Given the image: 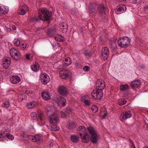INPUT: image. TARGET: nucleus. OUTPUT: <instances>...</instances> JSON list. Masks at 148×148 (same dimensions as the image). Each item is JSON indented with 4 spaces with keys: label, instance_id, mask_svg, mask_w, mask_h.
Wrapping results in <instances>:
<instances>
[{
    "label": "nucleus",
    "instance_id": "obj_52",
    "mask_svg": "<svg viewBox=\"0 0 148 148\" xmlns=\"http://www.w3.org/2000/svg\"><path fill=\"white\" fill-rule=\"evenodd\" d=\"M129 142L131 144L130 146L131 145H134L133 141L132 140L129 139Z\"/></svg>",
    "mask_w": 148,
    "mask_h": 148
},
{
    "label": "nucleus",
    "instance_id": "obj_47",
    "mask_svg": "<svg viewBox=\"0 0 148 148\" xmlns=\"http://www.w3.org/2000/svg\"><path fill=\"white\" fill-rule=\"evenodd\" d=\"M20 47L22 49H24L26 47V45L25 44H23Z\"/></svg>",
    "mask_w": 148,
    "mask_h": 148
},
{
    "label": "nucleus",
    "instance_id": "obj_12",
    "mask_svg": "<svg viewBox=\"0 0 148 148\" xmlns=\"http://www.w3.org/2000/svg\"><path fill=\"white\" fill-rule=\"evenodd\" d=\"M58 91L60 94L64 96H66L68 92L67 88L63 86H60L58 88Z\"/></svg>",
    "mask_w": 148,
    "mask_h": 148
},
{
    "label": "nucleus",
    "instance_id": "obj_17",
    "mask_svg": "<svg viewBox=\"0 0 148 148\" xmlns=\"http://www.w3.org/2000/svg\"><path fill=\"white\" fill-rule=\"evenodd\" d=\"M57 104L61 107L64 106L66 104V99L62 97H60L57 99Z\"/></svg>",
    "mask_w": 148,
    "mask_h": 148
},
{
    "label": "nucleus",
    "instance_id": "obj_22",
    "mask_svg": "<svg viewBox=\"0 0 148 148\" xmlns=\"http://www.w3.org/2000/svg\"><path fill=\"white\" fill-rule=\"evenodd\" d=\"M10 58L5 59L3 62V67L5 69L8 68L10 63Z\"/></svg>",
    "mask_w": 148,
    "mask_h": 148
},
{
    "label": "nucleus",
    "instance_id": "obj_15",
    "mask_svg": "<svg viewBox=\"0 0 148 148\" xmlns=\"http://www.w3.org/2000/svg\"><path fill=\"white\" fill-rule=\"evenodd\" d=\"M10 80L12 84H17L20 82L21 78L18 75H13L10 77Z\"/></svg>",
    "mask_w": 148,
    "mask_h": 148
},
{
    "label": "nucleus",
    "instance_id": "obj_49",
    "mask_svg": "<svg viewBox=\"0 0 148 148\" xmlns=\"http://www.w3.org/2000/svg\"><path fill=\"white\" fill-rule=\"evenodd\" d=\"M8 32H10L11 30V29L10 27H8L7 26H5L4 28Z\"/></svg>",
    "mask_w": 148,
    "mask_h": 148
},
{
    "label": "nucleus",
    "instance_id": "obj_40",
    "mask_svg": "<svg viewBox=\"0 0 148 148\" xmlns=\"http://www.w3.org/2000/svg\"><path fill=\"white\" fill-rule=\"evenodd\" d=\"M31 116L32 118V119L34 120L36 119L37 114L35 112H32L31 113Z\"/></svg>",
    "mask_w": 148,
    "mask_h": 148
},
{
    "label": "nucleus",
    "instance_id": "obj_23",
    "mask_svg": "<svg viewBox=\"0 0 148 148\" xmlns=\"http://www.w3.org/2000/svg\"><path fill=\"white\" fill-rule=\"evenodd\" d=\"M38 120L40 122H43L45 119V117L43 113L41 111L39 110L38 111Z\"/></svg>",
    "mask_w": 148,
    "mask_h": 148
},
{
    "label": "nucleus",
    "instance_id": "obj_14",
    "mask_svg": "<svg viewBox=\"0 0 148 148\" xmlns=\"http://www.w3.org/2000/svg\"><path fill=\"white\" fill-rule=\"evenodd\" d=\"M97 87L96 88H97V90L102 91L105 87V84L104 81L103 80H98L96 82Z\"/></svg>",
    "mask_w": 148,
    "mask_h": 148
},
{
    "label": "nucleus",
    "instance_id": "obj_10",
    "mask_svg": "<svg viewBox=\"0 0 148 148\" xmlns=\"http://www.w3.org/2000/svg\"><path fill=\"white\" fill-rule=\"evenodd\" d=\"M109 53L108 49L107 47L102 48L101 54V59L104 60H106L108 57Z\"/></svg>",
    "mask_w": 148,
    "mask_h": 148
},
{
    "label": "nucleus",
    "instance_id": "obj_44",
    "mask_svg": "<svg viewBox=\"0 0 148 148\" xmlns=\"http://www.w3.org/2000/svg\"><path fill=\"white\" fill-rule=\"evenodd\" d=\"M143 11L145 13L148 14V6L144 7Z\"/></svg>",
    "mask_w": 148,
    "mask_h": 148
},
{
    "label": "nucleus",
    "instance_id": "obj_9",
    "mask_svg": "<svg viewBox=\"0 0 148 148\" xmlns=\"http://www.w3.org/2000/svg\"><path fill=\"white\" fill-rule=\"evenodd\" d=\"M132 114L130 112H123L121 114L119 118L121 120L123 121L130 118Z\"/></svg>",
    "mask_w": 148,
    "mask_h": 148
},
{
    "label": "nucleus",
    "instance_id": "obj_35",
    "mask_svg": "<svg viewBox=\"0 0 148 148\" xmlns=\"http://www.w3.org/2000/svg\"><path fill=\"white\" fill-rule=\"evenodd\" d=\"M13 43L15 46H18L20 45V40L18 38H15L14 39Z\"/></svg>",
    "mask_w": 148,
    "mask_h": 148
},
{
    "label": "nucleus",
    "instance_id": "obj_1",
    "mask_svg": "<svg viewBox=\"0 0 148 148\" xmlns=\"http://www.w3.org/2000/svg\"><path fill=\"white\" fill-rule=\"evenodd\" d=\"M106 6L102 3L99 4L91 3L89 7V12L90 13L95 14L98 12L99 16L103 17H106Z\"/></svg>",
    "mask_w": 148,
    "mask_h": 148
},
{
    "label": "nucleus",
    "instance_id": "obj_8",
    "mask_svg": "<svg viewBox=\"0 0 148 148\" xmlns=\"http://www.w3.org/2000/svg\"><path fill=\"white\" fill-rule=\"evenodd\" d=\"M91 95L95 99H99L102 97L103 92L97 90V88H96L92 92Z\"/></svg>",
    "mask_w": 148,
    "mask_h": 148
},
{
    "label": "nucleus",
    "instance_id": "obj_5",
    "mask_svg": "<svg viewBox=\"0 0 148 148\" xmlns=\"http://www.w3.org/2000/svg\"><path fill=\"white\" fill-rule=\"evenodd\" d=\"M130 41L128 38L126 36L123 37L122 38H119L117 41L119 45L122 47H127Z\"/></svg>",
    "mask_w": 148,
    "mask_h": 148
},
{
    "label": "nucleus",
    "instance_id": "obj_56",
    "mask_svg": "<svg viewBox=\"0 0 148 148\" xmlns=\"http://www.w3.org/2000/svg\"><path fill=\"white\" fill-rule=\"evenodd\" d=\"M12 28L14 30H15L16 29V26L15 25H13L12 26Z\"/></svg>",
    "mask_w": 148,
    "mask_h": 148
},
{
    "label": "nucleus",
    "instance_id": "obj_39",
    "mask_svg": "<svg viewBox=\"0 0 148 148\" xmlns=\"http://www.w3.org/2000/svg\"><path fill=\"white\" fill-rule=\"evenodd\" d=\"M91 110L94 113H95L97 112L98 110L97 107L95 105H93L92 106Z\"/></svg>",
    "mask_w": 148,
    "mask_h": 148
},
{
    "label": "nucleus",
    "instance_id": "obj_26",
    "mask_svg": "<svg viewBox=\"0 0 148 148\" xmlns=\"http://www.w3.org/2000/svg\"><path fill=\"white\" fill-rule=\"evenodd\" d=\"M54 38L56 41L59 42H63L64 40V37L60 35H56L54 36Z\"/></svg>",
    "mask_w": 148,
    "mask_h": 148
},
{
    "label": "nucleus",
    "instance_id": "obj_2",
    "mask_svg": "<svg viewBox=\"0 0 148 148\" xmlns=\"http://www.w3.org/2000/svg\"><path fill=\"white\" fill-rule=\"evenodd\" d=\"M87 130L91 135V139L92 143H96L98 140V136L96 134L94 128L92 126H90ZM86 130L84 126H81L78 128L77 133L80 136H81L86 132Z\"/></svg>",
    "mask_w": 148,
    "mask_h": 148
},
{
    "label": "nucleus",
    "instance_id": "obj_31",
    "mask_svg": "<svg viewBox=\"0 0 148 148\" xmlns=\"http://www.w3.org/2000/svg\"><path fill=\"white\" fill-rule=\"evenodd\" d=\"M31 67L32 70L34 71H37L38 70L39 65L36 62L35 64L32 65Z\"/></svg>",
    "mask_w": 148,
    "mask_h": 148
},
{
    "label": "nucleus",
    "instance_id": "obj_24",
    "mask_svg": "<svg viewBox=\"0 0 148 148\" xmlns=\"http://www.w3.org/2000/svg\"><path fill=\"white\" fill-rule=\"evenodd\" d=\"M41 96L44 99L46 100H48L51 99L49 93L47 92H42L41 94Z\"/></svg>",
    "mask_w": 148,
    "mask_h": 148
},
{
    "label": "nucleus",
    "instance_id": "obj_7",
    "mask_svg": "<svg viewBox=\"0 0 148 148\" xmlns=\"http://www.w3.org/2000/svg\"><path fill=\"white\" fill-rule=\"evenodd\" d=\"M10 54L12 57L16 60H18L21 57V54L19 51L13 48L10 49Z\"/></svg>",
    "mask_w": 148,
    "mask_h": 148
},
{
    "label": "nucleus",
    "instance_id": "obj_53",
    "mask_svg": "<svg viewBox=\"0 0 148 148\" xmlns=\"http://www.w3.org/2000/svg\"><path fill=\"white\" fill-rule=\"evenodd\" d=\"M57 64H58L57 63H55L53 65V67L54 68H55L56 69H58L59 68V67H56V66H57Z\"/></svg>",
    "mask_w": 148,
    "mask_h": 148
},
{
    "label": "nucleus",
    "instance_id": "obj_37",
    "mask_svg": "<svg viewBox=\"0 0 148 148\" xmlns=\"http://www.w3.org/2000/svg\"><path fill=\"white\" fill-rule=\"evenodd\" d=\"M18 98L21 101H23V100H26L27 99V96L25 95L21 94L18 96Z\"/></svg>",
    "mask_w": 148,
    "mask_h": 148
},
{
    "label": "nucleus",
    "instance_id": "obj_51",
    "mask_svg": "<svg viewBox=\"0 0 148 148\" xmlns=\"http://www.w3.org/2000/svg\"><path fill=\"white\" fill-rule=\"evenodd\" d=\"M4 132H1L0 133V138H4L5 137V136L4 134Z\"/></svg>",
    "mask_w": 148,
    "mask_h": 148
},
{
    "label": "nucleus",
    "instance_id": "obj_55",
    "mask_svg": "<svg viewBox=\"0 0 148 148\" xmlns=\"http://www.w3.org/2000/svg\"><path fill=\"white\" fill-rule=\"evenodd\" d=\"M106 115H107L106 113H104V114H103V116L102 117V118L103 119L105 118V117L106 116Z\"/></svg>",
    "mask_w": 148,
    "mask_h": 148
},
{
    "label": "nucleus",
    "instance_id": "obj_42",
    "mask_svg": "<svg viewBox=\"0 0 148 148\" xmlns=\"http://www.w3.org/2000/svg\"><path fill=\"white\" fill-rule=\"evenodd\" d=\"M84 54L85 56H91L92 55L91 53L90 52H88L87 51H84Z\"/></svg>",
    "mask_w": 148,
    "mask_h": 148
},
{
    "label": "nucleus",
    "instance_id": "obj_50",
    "mask_svg": "<svg viewBox=\"0 0 148 148\" xmlns=\"http://www.w3.org/2000/svg\"><path fill=\"white\" fill-rule=\"evenodd\" d=\"M60 114L62 117H65L66 116V114H65L64 112L62 111L61 112Z\"/></svg>",
    "mask_w": 148,
    "mask_h": 148
},
{
    "label": "nucleus",
    "instance_id": "obj_18",
    "mask_svg": "<svg viewBox=\"0 0 148 148\" xmlns=\"http://www.w3.org/2000/svg\"><path fill=\"white\" fill-rule=\"evenodd\" d=\"M126 10V7L125 5H120L116 8V13L117 14H121L125 12Z\"/></svg>",
    "mask_w": 148,
    "mask_h": 148
},
{
    "label": "nucleus",
    "instance_id": "obj_13",
    "mask_svg": "<svg viewBox=\"0 0 148 148\" xmlns=\"http://www.w3.org/2000/svg\"><path fill=\"white\" fill-rule=\"evenodd\" d=\"M28 10V9L27 5H24L20 6L19 7V9L18 10V13L19 14L22 15H24L27 11Z\"/></svg>",
    "mask_w": 148,
    "mask_h": 148
},
{
    "label": "nucleus",
    "instance_id": "obj_33",
    "mask_svg": "<svg viewBox=\"0 0 148 148\" xmlns=\"http://www.w3.org/2000/svg\"><path fill=\"white\" fill-rule=\"evenodd\" d=\"M129 88V87L127 84L122 85L120 86V89L121 91H124L127 90Z\"/></svg>",
    "mask_w": 148,
    "mask_h": 148
},
{
    "label": "nucleus",
    "instance_id": "obj_43",
    "mask_svg": "<svg viewBox=\"0 0 148 148\" xmlns=\"http://www.w3.org/2000/svg\"><path fill=\"white\" fill-rule=\"evenodd\" d=\"M84 103L86 105L88 106H89L90 105L91 102L90 101L87 99H85L84 100Z\"/></svg>",
    "mask_w": 148,
    "mask_h": 148
},
{
    "label": "nucleus",
    "instance_id": "obj_25",
    "mask_svg": "<svg viewBox=\"0 0 148 148\" xmlns=\"http://www.w3.org/2000/svg\"><path fill=\"white\" fill-rule=\"evenodd\" d=\"M60 29L62 32L64 33H65L67 31L68 26L67 24L65 23H63L61 24L60 25Z\"/></svg>",
    "mask_w": 148,
    "mask_h": 148
},
{
    "label": "nucleus",
    "instance_id": "obj_34",
    "mask_svg": "<svg viewBox=\"0 0 148 148\" xmlns=\"http://www.w3.org/2000/svg\"><path fill=\"white\" fill-rule=\"evenodd\" d=\"M126 102V101L124 99H120L118 101V104L119 105L122 106L125 104Z\"/></svg>",
    "mask_w": 148,
    "mask_h": 148
},
{
    "label": "nucleus",
    "instance_id": "obj_41",
    "mask_svg": "<svg viewBox=\"0 0 148 148\" xmlns=\"http://www.w3.org/2000/svg\"><path fill=\"white\" fill-rule=\"evenodd\" d=\"M6 136L8 139L11 140H13L14 139V137L13 136L9 133L6 134Z\"/></svg>",
    "mask_w": 148,
    "mask_h": 148
},
{
    "label": "nucleus",
    "instance_id": "obj_59",
    "mask_svg": "<svg viewBox=\"0 0 148 148\" xmlns=\"http://www.w3.org/2000/svg\"><path fill=\"white\" fill-rule=\"evenodd\" d=\"M147 128H148V125H147Z\"/></svg>",
    "mask_w": 148,
    "mask_h": 148
},
{
    "label": "nucleus",
    "instance_id": "obj_54",
    "mask_svg": "<svg viewBox=\"0 0 148 148\" xmlns=\"http://www.w3.org/2000/svg\"><path fill=\"white\" fill-rule=\"evenodd\" d=\"M26 58L28 59H29V54H27L25 55Z\"/></svg>",
    "mask_w": 148,
    "mask_h": 148
},
{
    "label": "nucleus",
    "instance_id": "obj_30",
    "mask_svg": "<svg viewBox=\"0 0 148 148\" xmlns=\"http://www.w3.org/2000/svg\"><path fill=\"white\" fill-rule=\"evenodd\" d=\"M68 128L69 130L73 129L75 128V124L72 121H69L68 122Z\"/></svg>",
    "mask_w": 148,
    "mask_h": 148
},
{
    "label": "nucleus",
    "instance_id": "obj_27",
    "mask_svg": "<svg viewBox=\"0 0 148 148\" xmlns=\"http://www.w3.org/2000/svg\"><path fill=\"white\" fill-rule=\"evenodd\" d=\"M72 61L70 58L68 57L65 59L64 61H63L62 65L63 66H67L70 65Z\"/></svg>",
    "mask_w": 148,
    "mask_h": 148
},
{
    "label": "nucleus",
    "instance_id": "obj_4",
    "mask_svg": "<svg viewBox=\"0 0 148 148\" xmlns=\"http://www.w3.org/2000/svg\"><path fill=\"white\" fill-rule=\"evenodd\" d=\"M49 120L52 130L55 131L58 130L59 127L55 124L57 123L58 121L57 115L55 114H52L49 116Z\"/></svg>",
    "mask_w": 148,
    "mask_h": 148
},
{
    "label": "nucleus",
    "instance_id": "obj_6",
    "mask_svg": "<svg viewBox=\"0 0 148 148\" xmlns=\"http://www.w3.org/2000/svg\"><path fill=\"white\" fill-rule=\"evenodd\" d=\"M59 75L62 78L65 79H70L71 76V72L69 70L66 69L60 70Z\"/></svg>",
    "mask_w": 148,
    "mask_h": 148
},
{
    "label": "nucleus",
    "instance_id": "obj_38",
    "mask_svg": "<svg viewBox=\"0 0 148 148\" xmlns=\"http://www.w3.org/2000/svg\"><path fill=\"white\" fill-rule=\"evenodd\" d=\"M9 102L8 101H6L3 103L2 105V106L3 107L7 108L9 107Z\"/></svg>",
    "mask_w": 148,
    "mask_h": 148
},
{
    "label": "nucleus",
    "instance_id": "obj_19",
    "mask_svg": "<svg viewBox=\"0 0 148 148\" xmlns=\"http://www.w3.org/2000/svg\"><path fill=\"white\" fill-rule=\"evenodd\" d=\"M141 85V82L140 81L135 80L132 82L130 83V85L132 88H137Z\"/></svg>",
    "mask_w": 148,
    "mask_h": 148
},
{
    "label": "nucleus",
    "instance_id": "obj_57",
    "mask_svg": "<svg viewBox=\"0 0 148 148\" xmlns=\"http://www.w3.org/2000/svg\"><path fill=\"white\" fill-rule=\"evenodd\" d=\"M131 148H136L134 145H131Z\"/></svg>",
    "mask_w": 148,
    "mask_h": 148
},
{
    "label": "nucleus",
    "instance_id": "obj_21",
    "mask_svg": "<svg viewBox=\"0 0 148 148\" xmlns=\"http://www.w3.org/2000/svg\"><path fill=\"white\" fill-rule=\"evenodd\" d=\"M8 9L2 5L0 4V15L2 14H5L8 12Z\"/></svg>",
    "mask_w": 148,
    "mask_h": 148
},
{
    "label": "nucleus",
    "instance_id": "obj_11",
    "mask_svg": "<svg viewBox=\"0 0 148 148\" xmlns=\"http://www.w3.org/2000/svg\"><path fill=\"white\" fill-rule=\"evenodd\" d=\"M41 82L44 84H46L50 81L49 76L46 73L42 74L40 76Z\"/></svg>",
    "mask_w": 148,
    "mask_h": 148
},
{
    "label": "nucleus",
    "instance_id": "obj_16",
    "mask_svg": "<svg viewBox=\"0 0 148 148\" xmlns=\"http://www.w3.org/2000/svg\"><path fill=\"white\" fill-rule=\"evenodd\" d=\"M27 137L29 139L34 142H38L40 141L41 138L40 136L39 135H36L34 136L32 135H28Z\"/></svg>",
    "mask_w": 148,
    "mask_h": 148
},
{
    "label": "nucleus",
    "instance_id": "obj_46",
    "mask_svg": "<svg viewBox=\"0 0 148 148\" xmlns=\"http://www.w3.org/2000/svg\"><path fill=\"white\" fill-rule=\"evenodd\" d=\"M25 93L26 94H28L30 93L32 94L33 93V92L32 91H30L29 90H26L25 91Z\"/></svg>",
    "mask_w": 148,
    "mask_h": 148
},
{
    "label": "nucleus",
    "instance_id": "obj_48",
    "mask_svg": "<svg viewBox=\"0 0 148 148\" xmlns=\"http://www.w3.org/2000/svg\"><path fill=\"white\" fill-rule=\"evenodd\" d=\"M141 0H132V3H140Z\"/></svg>",
    "mask_w": 148,
    "mask_h": 148
},
{
    "label": "nucleus",
    "instance_id": "obj_20",
    "mask_svg": "<svg viewBox=\"0 0 148 148\" xmlns=\"http://www.w3.org/2000/svg\"><path fill=\"white\" fill-rule=\"evenodd\" d=\"M80 137L81 138L82 141L84 143L88 142L90 139V136L87 133L83 134Z\"/></svg>",
    "mask_w": 148,
    "mask_h": 148
},
{
    "label": "nucleus",
    "instance_id": "obj_28",
    "mask_svg": "<svg viewBox=\"0 0 148 148\" xmlns=\"http://www.w3.org/2000/svg\"><path fill=\"white\" fill-rule=\"evenodd\" d=\"M56 31V29L54 28L48 29L47 33V35L51 36L52 35L54 34Z\"/></svg>",
    "mask_w": 148,
    "mask_h": 148
},
{
    "label": "nucleus",
    "instance_id": "obj_3",
    "mask_svg": "<svg viewBox=\"0 0 148 148\" xmlns=\"http://www.w3.org/2000/svg\"><path fill=\"white\" fill-rule=\"evenodd\" d=\"M51 12L49 11L46 8H43L40 10L38 18V17H34L30 19L33 22L38 21L39 18L42 21H48L51 19Z\"/></svg>",
    "mask_w": 148,
    "mask_h": 148
},
{
    "label": "nucleus",
    "instance_id": "obj_29",
    "mask_svg": "<svg viewBox=\"0 0 148 148\" xmlns=\"http://www.w3.org/2000/svg\"><path fill=\"white\" fill-rule=\"evenodd\" d=\"M36 105V103L35 101L30 102L27 103L26 106L27 108L31 109L34 107Z\"/></svg>",
    "mask_w": 148,
    "mask_h": 148
},
{
    "label": "nucleus",
    "instance_id": "obj_45",
    "mask_svg": "<svg viewBox=\"0 0 148 148\" xmlns=\"http://www.w3.org/2000/svg\"><path fill=\"white\" fill-rule=\"evenodd\" d=\"M90 69V67L88 66H85L83 68V70L85 71H88Z\"/></svg>",
    "mask_w": 148,
    "mask_h": 148
},
{
    "label": "nucleus",
    "instance_id": "obj_36",
    "mask_svg": "<svg viewBox=\"0 0 148 148\" xmlns=\"http://www.w3.org/2000/svg\"><path fill=\"white\" fill-rule=\"evenodd\" d=\"M111 49L112 51H114L116 48V44L115 41L111 42Z\"/></svg>",
    "mask_w": 148,
    "mask_h": 148
},
{
    "label": "nucleus",
    "instance_id": "obj_58",
    "mask_svg": "<svg viewBox=\"0 0 148 148\" xmlns=\"http://www.w3.org/2000/svg\"><path fill=\"white\" fill-rule=\"evenodd\" d=\"M53 143H50V144L49 145V146H51L53 145Z\"/></svg>",
    "mask_w": 148,
    "mask_h": 148
},
{
    "label": "nucleus",
    "instance_id": "obj_32",
    "mask_svg": "<svg viewBox=\"0 0 148 148\" xmlns=\"http://www.w3.org/2000/svg\"><path fill=\"white\" fill-rule=\"evenodd\" d=\"M71 140L73 143H77L79 141V138L75 135H71Z\"/></svg>",
    "mask_w": 148,
    "mask_h": 148
}]
</instances>
